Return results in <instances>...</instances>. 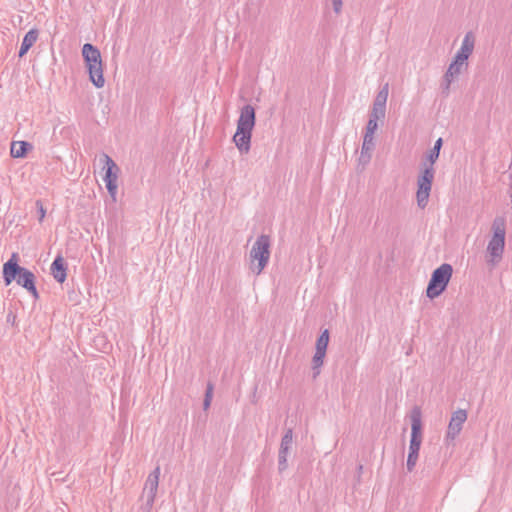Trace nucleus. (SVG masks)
Masks as SVG:
<instances>
[{
    "label": "nucleus",
    "mask_w": 512,
    "mask_h": 512,
    "mask_svg": "<svg viewBox=\"0 0 512 512\" xmlns=\"http://www.w3.org/2000/svg\"><path fill=\"white\" fill-rule=\"evenodd\" d=\"M255 126V110L251 105L241 108L233 142L241 153H248L251 147L252 130Z\"/></svg>",
    "instance_id": "f257e3e1"
},
{
    "label": "nucleus",
    "mask_w": 512,
    "mask_h": 512,
    "mask_svg": "<svg viewBox=\"0 0 512 512\" xmlns=\"http://www.w3.org/2000/svg\"><path fill=\"white\" fill-rule=\"evenodd\" d=\"M3 278L6 285H9L13 280H16L18 285L27 289L35 298L38 297L34 274L28 269L17 264L16 254H13L12 258L4 264Z\"/></svg>",
    "instance_id": "f03ea898"
},
{
    "label": "nucleus",
    "mask_w": 512,
    "mask_h": 512,
    "mask_svg": "<svg viewBox=\"0 0 512 512\" xmlns=\"http://www.w3.org/2000/svg\"><path fill=\"white\" fill-rule=\"evenodd\" d=\"M492 237L487 245V263L492 266L499 264L503 258L505 249V219L497 217L492 223Z\"/></svg>",
    "instance_id": "7ed1b4c3"
},
{
    "label": "nucleus",
    "mask_w": 512,
    "mask_h": 512,
    "mask_svg": "<svg viewBox=\"0 0 512 512\" xmlns=\"http://www.w3.org/2000/svg\"><path fill=\"white\" fill-rule=\"evenodd\" d=\"M271 239L262 234L257 237L249 252V269L255 275H260L269 263L271 254Z\"/></svg>",
    "instance_id": "20e7f679"
},
{
    "label": "nucleus",
    "mask_w": 512,
    "mask_h": 512,
    "mask_svg": "<svg viewBox=\"0 0 512 512\" xmlns=\"http://www.w3.org/2000/svg\"><path fill=\"white\" fill-rule=\"evenodd\" d=\"M82 56L88 70L89 79L96 88H103L105 78L103 75V62L97 47L86 43L82 47Z\"/></svg>",
    "instance_id": "39448f33"
},
{
    "label": "nucleus",
    "mask_w": 512,
    "mask_h": 512,
    "mask_svg": "<svg viewBox=\"0 0 512 512\" xmlns=\"http://www.w3.org/2000/svg\"><path fill=\"white\" fill-rule=\"evenodd\" d=\"M422 414L419 407H414L410 414L411 419V438L409 443V453L406 467L412 472L417 464L420 447L422 444Z\"/></svg>",
    "instance_id": "423d86ee"
},
{
    "label": "nucleus",
    "mask_w": 512,
    "mask_h": 512,
    "mask_svg": "<svg viewBox=\"0 0 512 512\" xmlns=\"http://www.w3.org/2000/svg\"><path fill=\"white\" fill-rule=\"evenodd\" d=\"M435 178V169L426 162L422 164V168L416 179V203L420 209H425L429 203L432 184Z\"/></svg>",
    "instance_id": "0eeeda50"
},
{
    "label": "nucleus",
    "mask_w": 512,
    "mask_h": 512,
    "mask_svg": "<svg viewBox=\"0 0 512 512\" xmlns=\"http://www.w3.org/2000/svg\"><path fill=\"white\" fill-rule=\"evenodd\" d=\"M388 95L389 85L386 83L377 93L373 101L372 109L369 113V119L364 134L375 136V132L378 129V121L384 120L386 115V103Z\"/></svg>",
    "instance_id": "6e6552de"
},
{
    "label": "nucleus",
    "mask_w": 512,
    "mask_h": 512,
    "mask_svg": "<svg viewBox=\"0 0 512 512\" xmlns=\"http://www.w3.org/2000/svg\"><path fill=\"white\" fill-rule=\"evenodd\" d=\"M453 273L450 264L444 263L435 269L426 289V296L429 299H435L440 296L446 289Z\"/></svg>",
    "instance_id": "1a4fd4ad"
},
{
    "label": "nucleus",
    "mask_w": 512,
    "mask_h": 512,
    "mask_svg": "<svg viewBox=\"0 0 512 512\" xmlns=\"http://www.w3.org/2000/svg\"><path fill=\"white\" fill-rule=\"evenodd\" d=\"M101 162L104 165L103 169L105 170V175L103 177V180L105 182L107 191L112 201L116 202L118 192L117 181L119 178L120 168L114 162V160L107 154H103L101 156Z\"/></svg>",
    "instance_id": "9d476101"
},
{
    "label": "nucleus",
    "mask_w": 512,
    "mask_h": 512,
    "mask_svg": "<svg viewBox=\"0 0 512 512\" xmlns=\"http://www.w3.org/2000/svg\"><path fill=\"white\" fill-rule=\"evenodd\" d=\"M160 467L157 466L147 477L141 498L145 503L141 506L144 512H150L158 491Z\"/></svg>",
    "instance_id": "9b49d317"
},
{
    "label": "nucleus",
    "mask_w": 512,
    "mask_h": 512,
    "mask_svg": "<svg viewBox=\"0 0 512 512\" xmlns=\"http://www.w3.org/2000/svg\"><path fill=\"white\" fill-rule=\"evenodd\" d=\"M468 68V62L459 60L457 57H453L449 64L444 76H443V92L448 94L450 91L451 84L458 79V77Z\"/></svg>",
    "instance_id": "f8f14e48"
},
{
    "label": "nucleus",
    "mask_w": 512,
    "mask_h": 512,
    "mask_svg": "<svg viewBox=\"0 0 512 512\" xmlns=\"http://www.w3.org/2000/svg\"><path fill=\"white\" fill-rule=\"evenodd\" d=\"M329 343V331L325 329L316 341L315 354L312 359V368L315 371L314 376L320 373V368L324 363L326 350Z\"/></svg>",
    "instance_id": "ddd939ff"
},
{
    "label": "nucleus",
    "mask_w": 512,
    "mask_h": 512,
    "mask_svg": "<svg viewBox=\"0 0 512 512\" xmlns=\"http://www.w3.org/2000/svg\"><path fill=\"white\" fill-rule=\"evenodd\" d=\"M467 411L464 409H458L452 413L445 439L446 441H454L462 431L463 425L467 420Z\"/></svg>",
    "instance_id": "4468645a"
},
{
    "label": "nucleus",
    "mask_w": 512,
    "mask_h": 512,
    "mask_svg": "<svg viewBox=\"0 0 512 512\" xmlns=\"http://www.w3.org/2000/svg\"><path fill=\"white\" fill-rule=\"evenodd\" d=\"M293 444V430L287 429L281 438L278 452V469L283 472L288 467V455Z\"/></svg>",
    "instance_id": "2eb2a0df"
},
{
    "label": "nucleus",
    "mask_w": 512,
    "mask_h": 512,
    "mask_svg": "<svg viewBox=\"0 0 512 512\" xmlns=\"http://www.w3.org/2000/svg\"><path fill=\"white\" fill-rule=\"evenodd\" d=\"M475 47V35L473 32H467L462 40L459 50L456 52L455 57L459 60L468 62L469 57L472 55Z\"/></svg>",
    "instance_id": "dca6fc26"
},
{
    "label": "nucleus",
    "mask_w": 512,
    "mask_h": 512,
    "mask_svg": "<svg viewBox=\"0 0 512 512\" xmlns=\"http://www.w3.org/2000/svg\"><path fill=\"white\" fill-rule=\"evenodd\" d=\"M374 148L375 136L364 134L361 153L358 159L360 165L365 167L370 162Z\"/></svg>",
    "instance_id": "f3484780"
},
{
    "label": "nucleus",
    "mask_w": 512,
    "mask_h": 512,
    "mask_svg": "<svg viewBox=\"0 0 512 512\" xmlns=\"http://www.w3.org/2000/svg\"><path fill=\"white\" fill-rule=\"evenodd\" d=\"M51 273L54 279L59 283H63L66 280V266L62 256H57L53 261L51 265Z\"/></svg>",
    "instance_id": "a211bd4d"
},
{
    "label": "nucleus",
    "mask_w": 512,
    "mask_h": 512,
    "mask_svg": "<svg viewBox=\"0 0 512 512\" xmlns=\"http://www.w3.org/2000/svg\"><path fill=\"white\" fill-rule=\"evenodd\" d=\"M38 34L39 33L37 29H31L25 34L19 50V57H23L28 52V50L35 44V42L38 39Z\"/></svg>",
    "instance_id": "6ab92c4d"
},
{
    "label": "nucleus",
    "mask_w": 512,
    "mask_h": 512,
    "mask_svg": "<svg viewBox=\"0 0 512 512\" xmlns=\"http://www.w3.org/2000/svg\"><path fill=\"white\" fill-rule=\"evenodd\" d=\"M31 145L25 141L13 142L11 145V156L14 158L24 157Z\"/></svg>",
    "instance_id": "aec40b11"
},
{
    "label": "nucleus",
    "mask_w": 512,
    "mask_h": 512,
    "mask_svg": "<svg viewBox=\"0 0 512 512\" xmlns=\"http://www.w3.org/2000/svg\"><path fill=\"white\" fill-rule=\"evenodd\" d=\"M442 144H443L442 138H438L435 141L433 148L429 151V153L427 155V162H426L427 165H431V167H434L435 162L439 158Z\"/></svg>",
    "instance_id": "412c9836"
},
{
    "label": "nucleus",
    "mask_w": 512,
    "mask_h": 512,
    "mask_svg": "<svg viewBox=\"0 0 512 512\" xmlns=\"http://www.w3.org/2000/svg\"><path fill=\"white\" fill-rule=\"evenodd\" d=\"M213 385L211 383H208L207 385V389H206V392H205V398H204V401H203V409L206 411L209 409L210 405H211V402H212V398H213Z\"/></svg>",
    "instance_id": "4be33fe9"
},
{
    "label": "nucleus",
    "mask_w": 512,
    "mask_h": 512,
    "mask_svg": "<svg viewBox=\"0 0 512 512\" xmlns=\"http://www.w3.org/2000/svg\"><path fill=\"white\" fill-rule=\"evenodd\" d=\"M39 211V222H42L46 215V210L40 201L36 202Z\"/></svg>",
    "instance_id": "5701e85b"
},
{
    "label": "nucleus",
    "mask_w": 512,
    "mask_h": 512,
    "mask_svg": "<svg viewBox=\"0 0 512 512\" xmlns=\"http://www.w3.org/2000/svg\"><path fill=\"white\" fill-rule=\"evenodd\" d=\"M342 0H332L333 10L336 14H339L342 10Z\"/></svg>",
    "instance_id": "b1692460"
}]
</instances>
